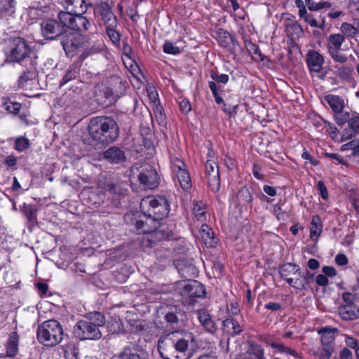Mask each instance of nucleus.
I'll use <instances>...</instances> for the list:
<instances>
[{
  "label": "nucleus",
  "instance_id": "30",
  "mask_svg": "<svg viewBox=\"0 0 359 359\" xmlns=\"http://www.w3.org/2000/svg\"><path fill=\"white\" fill-rule=\"evenodd\" d=\"M35 76L36 68L34 67V65H32L20 76L18 79L19 86L24 88L27 82L34 79Z\"/></svg>",
  "mask_w": 359,
  "mask_h": 359
},
{
  "label": "nucleus",
  "instance_id": "20",
  "mask_svg": "<svg viewBox=\"0 0 359 359\" xmlns=\"http://www.w3.org/2000/svg\"><path fill=\"white\" fill-rule=\"evenodd\" d=\"M196 314L200 323L208 332L213 334L217 331V326L206 310H198Z\"/></svg>",
  "mask_w": 359,
  "mask_h": 359
},
{
  "label": "nucleus",
  "instance_id": "57",
  "mask_svg": "<svg viewBox=\"0 0 359 359\" xmlns=\"http://www.w3.org/2000/svg\"><path fill=\"white\" fill-rule=\"evenodd\" d=\"M273 212L278 220H285L287 217L285 211H283L278 204L273 206Z\"/></svg>",
  "mask_w": 359,
  "mask_h": 359
},
{
  "label": "nucleus",
  "instance_id": "59",
  "mask_svg": "<svg viewBox=\"0 0 359 359\" xmlns=\"http://www.w3.org/2000/svg\"><path fill=\"white\" fill-rule=\"evenodd\" d=\"M163 112V109L162 106L158 105L156 107V108L154 109V114H155L156 120L159 123H163L165 121V116H164V114Z\"/></svg>",
  "mask_w": 359,
  "mask_h": 359
},
{
  "label": "nucleus",
  "instance_id": "51",
  "mask_svg": "<svg viewBox=\"0 0 359 359\" xmlns=\"http://www.w3.org/2000/svg\"><path fill=\"white\" fill-rule=\"evenodd\" d=\"M331 57L337 62L344 64L348 60L347 57L340 52V50H333L328 51Z\"/></svg>",
  "mask_w": 359,
  "mask_h": 359
},
{
  "label": "nucleus",
  "instance_id": "8",
  "mask_svg": "<svg viewBox=\"0 0 359 359\" xmlns=\"http://www.w3.org/2000/svg\"><path fill=\"white\" fill-rule=\"evenodd\" d=\"M74 334L81 340H97L102 333L95 323L88 320H80L74 327Z\"/></svg>",
  "mask_w": 359,
  "mask_h": 359
},
{
  "label": "nucleus",
  "instance_id": "22",
  "mask_svg": "<svg viewBox=\"0 0 359 359\" xmlns=\"http://www.w3.org/2000/svg\"><path fill=\"white\" fill-rule=\"evenodd\" d=\"M200 236L203 243L208 248H213L217 243V239L212 228L207 224H203L200 229Z\"/></svg>",
  "mask_w": 359,
  "mask_h": 359
},
{
  "label": "nucleus",
  "instance_id": "4",
  "mask_svg": "<svg viewBox=\"0 0 359 359\" xmlns=\"http://www.w3.org/2000/svg\"><path fill=\"white\" fill-rule=\"evenodd\" d=\"M36 334L41 344L47 346H54L61 342L64 332L58 321L48 320L38 326Z\"/></svg>",
  "mask_w": 359,
  "mask_h": 359
},
{
  "label": "nucleus",
  "instance_id": "15",
  "mask_svg": "<svg viewBox=\"0 0 359 359\" xmlns=\"http://www.w3.org/2000/svg\"><path fill=\"white\" fill-rule=\"evenodd\" d=\"M111 359H149L147 352L134 345L125 346L121 352L114 355Z\"/></svg>",
  "mask_w": 359,
  "mask_h": 359
},
{
  "label": "nucleus",
  "instance_id": "32",
  "mask_svg": "<svg viewBox=\"0 0 359 359\" xmlns=\"http://www.w3.org/2000/svg\"><path fill=\"white\" fill-rule=\"evenodd\" d=\"M323 229L322 221L318 215H314L310 226V236L312 239L318 238Z\"/></svg>",
  "mask_w": 359,
  "mask_h": 359
},
{
  "label": "nucleus",
  "instance_id": "23",
  "mask_svg": "<svg viewBox=\"0 0 359 359\" xmlns=\"http://www.w3.org/2000/svg\"><path fill=\"white\" fill-rule=\"evenodd\" d=\"M264 358L263 348L256 343H251L248 351L236 359H264Z\"/></svg>",
  "mask_w": 359,
  "mask_h": 359
},
{
  "label": "nucleus",
  "instance_id": "49",
  "mask_svg": "<svg viewBox=\"0 0 359 359\" xmlns=\"http://www.w3.org/2000/svg\"><path fill=\"white\" fill-rule=\"evenodd\" d=\"M163 50L164 53L167 54L178 55L181 53V49L179 47L175 46L170 41H165L164 43Z\"/></svg>",
  "mask_w": 359,
  "mask_h": 359
},
{
  "label": "nucleus",
  "instance_id": "25",
  "mask_svg": "<svg viewBox=\"0 0 359 359\" xmlns=\"http://www.w3.org/2000/svg\"><path fill=\"white\" fill-rule=\"evenodd\" d=\"M324 99L334 113L339 112L344 108V101L338 95L330 94L325 96Z\"/></svg>",
  "mask_w": 359,
  "mask_h": 359
},
{
  "label": "nucleus",
  "instance_id": "24",
  "mask_svg": "<svg viewBox=\"0 0 359 359\" xmlns=\"http://www.w3.org/2000/svg\"><path fill=\"white\" fill-rule=\"evenodd\" d=\"M104 156L112 163H120L125 161L124 152L117 147H111L104 152Z\"/></svg>",
  "mask_w": 359,
  "mask_h": 359
},
{
  "label": "nucleus",
  "instance_id": "40",
  "mask_svg": "<svg viewBox=\"0 0 359 359\" xmlns=\"http://www.w3.org/2000/svg\"><path fill=\"white\" fill-rule=\"evenodd\" d=\"M334 330L330 328H325L321 332L322 345H334Z\"/></svg>",
  "mask_w": 359,
  "mask_h": 359
},
{
  "label": "nucleus",
  "instance_id": "45",
  "mask_svg": "<svg viewBox=\"0 0 359 359\" xmlns=\"http://www.w3.org/2000/svg\"><path fill=\"white\" fill-rule=\"evenodd\" d=\"M245 48L252 55H255L258 56V59L261 61L264 60L265 56L262 55L259 47L251 41H245Z\"/></svg>",
  "mask_w": 359,
  "mask_h": 359
},
{
  "label": "nucleus",
  "instance_id": "19",
  "mask_svg": "<svg viewBox=\"0 0 359 359\" xmlns=\"http://www.w3.org/2000/svg\"><path fill=\"white\" fill-rule=\"evenodd\" d=\"M306 63L311 72H319L324 63V57L315 50H309L306 55Z\"/></svg>",
  "mask_w": 359,
  "mask_h": 359
},
{
  "label": "nucleus",
  "instance_id": "55",
  "mask_svg": "<svg viewBox=\"0 0 359 359\" xmlns=\"http://www.w3.org/2000/svg\"><path fill=\"white\" fill-rule=\"evenodd\" d=\"M227 48H229V50L231 52V53L235 55L238 53H241L243 51V48H242L241 46L235 39L234 37H233V41L231 43V46L228 47Z\"/></svg>",
  "mask_w": 359,
  "mask_h": 359
},
{
  "label": "nucleus",
  "instance_id": "31",
  "mask_svg": "<svg viewBox=\"0 0 359 359\" xmlns=\"http://www.w3.org/2000/svg\"><path fill=\"white\" fill-rule=\"evenodd\" d=\"M19 337L16 332H12L7 342V355L15 356L18 353Z\"/></svg>",
  "mask_w": 359,
  "mask_h": 359
},
{
  "label": "nucleus",
  "instance_id": "46",
  "mask_svg": "<svg viewBox=\"0 0 359 359\" xmlns=\"http://www.w3.org/2000/svg\"><path fill=\"white\" fill-rule=\"evenodd\" d=\"M78 74V71L76 67H70L66 72L65 76H63L62 81H60V86L67 83V82L72 81L76 78Z\"/></svg>",
  "mask_w": 359,
  "mask_h": 359
},
{
  "label": "nucleus",
  "instance_id": "1",
  "mask_svg": "<svg viewBox=\"0 0 359 359\" xmlns=\"http://www.w3.org/2000/svg\"><path fill=\"white\" fill-rule=\"evenodd\" d=\"M140 205L143 217L135 222L136 229L139 233L148 234L149 242H155L162 236L156 230L159 221L168 215V201L164 196H149L142 199Z\"/></svg>",
  "mask_w": 359,
  "mask_h": 359
},
{
  "label": "nucleus",
  "instance_id": "37",
  "mask_svg": "<svg viewBox=\"0 0 359 359\" xmlns=\"http://www.w3.org/2000/svg\"><path fill=\"white\" fill-rule=\"evenodd\" d=\"M334 74L341 79L349 81L351 79L353 69L351 67L345 65H336L334 67Z\"/></svg>",
  "mask_w": 359,
  "mask_h": 359
},
{
  "label": "nucleus",
  "instance_id": "10",
  "mask_svg": "<svg viewBox=\"0 0 359 359\" xmlns=\"http://www.w3.org/2000/svg\"><path fill=\"white\" fill-rule=\"evenodd\" d=\"M94 6V13L104 25L112 24L117 21L116 16L112 11L113 2L111 0H97Z\"/></svg>",
  "mask_w": 359,
  "mask_h": 359
},
{
  "label": "nucleus",
  "instance_id": "21",
  "mask_svg": "<svg viewBox=\"0 0 359 359\" xmlns=\"http://www.w3.org/2000/svg\"><path fill=\"white\" fill-rule=\"evenodd\" d=\"M339 314L344 320H353L359 318V306L353 305H341L338 309Z\"/></svg>",
  "mask_w": 359,
  "mask_h": 359
},
{
  "label": "nucleus",
  "instance_id": "28",
  "mask_svg": "<svg viewBox=\"0 0 359 359\" xmlns=\"http://www.w3.org/2000/svg\"><path fill=\"white\" fill-rule=\"evenodd\" d=\"M327 49L328 51L340 50L341 45L345 41V37L342 34H332L328 36Z\"/></svg>",
  "mask_w": 359,
  "mask_h": 359
},
{
  "label": "nucleus",
  "instance_id": "16",
  "mask_svg": "<svg viewBox=\"0 0 359 359\" xmlns=\"http://www.w3.org/2000/svg\"><path fill=\"white\" fill-rule=\"evenodd\" d=\"M184 316L185 313L180 307L172 306L166 311L164 318L170 326L177 328L183 324Z\"/></svg>",
  "mask_w": 359,
  "mask_h": 359
},
{
  "label": "nucleus",
  "instance_id": "64",
  "mask_svg": "<svg viewBox=\"0 0 359 359\" xmlns=\"http://www.w3.org/2000/svg\"><path fill=\"white\" fill-rule=\"evenodd\" d=\"M339 359H353L352 352L347 348H344L339 353Z\"/></svg>",
  "mask_w": 359,
  "mask_h": 359
},
{
  "label": "nucleus",
  "instance_id": "48",
  "mask_svg": "<svg viewBox=\"0 0 359 359\" xmlns=\"http://www.w3.org/2000/svg\"><path fill=\"white\" fill-rule=\"evenodd\" d=\"M351 118L348 112H344V109L339 112H334V120L339 126H343L345 123H348Z\"/></svg>",
  "mask_w": 359,
  "mask_h": 359
},
{
  "label": "nucleus",
  "instance_id": "47",
  "mask_svg": "<svg viewBox=\"0 0 359 359\" xmlns=\"http://www.w3.org/2000/svg\"><path fill=\"white\" fill-rule=\"evenodd\" d=\"M22 211L29 222H34L36 219V210L32 205L24 204Z\"/></svg>",
  "mask_w": 359,
  "mask_h": 359
},
{
  "label": "nucleus",
  "instance_id": "17",
  "mask_svg": "<svg viewBox=\"0 0 359 359\" xmlns=\"http://www.w3.org/2000/svg\"><path fill=\"white\" fill-rule=\"evenodd\" d=\"M60 4L66 11L80 14H84L93 6V2L86 3L85 0H61Z\"/></svg>",
  "mask_w": 359,
  "mask_h": 359
},
{
  "label": "nucleus",
  "instance_id": "18",
  "mask_svg": "<svg viewBox=\"0 0 359 359\" xmlns=\"http://www.w3.org/2000/svg\"><path fill=\"white\" fill-rule=\"evenodd\" d=\"M243 322L242 316L229 317L223 320L222 326L231 335H238L243 330L244 325Z\"/></svg>",
  "mask_w": 359,
  "mask_h": 359
},
{
  "label": "nucleus",
  "instance_id": "7",
  "mask_svg": "<svg viewBox=\"0 0 359 359\" xmlns=\"http://www.w3.org/2000/svg\"><path fill=\"white\" fill-rule=\"evenodd\" d=\"M63 49L69 57H73L85 48L88 39L84 35L76 32L65 34L61 39Z\"/></svg>",
  "mask_w": 359,
  "mask_h": 359
},
{
  "label": "nucleus",
  "instance_id": "36",
  "mask_svg": "<svg viewBox=\"0 0 359 359\" xmlns=\"http://www.w3.org/2000/svg\"><path fill=\"white\" fill-rule=\"evenodd\" d=\"M238 203L240 205H248L252 201V196L249 189L243 187L237 194Z\"/></svg>",
  "mask_w": 359,
  "mask_h": 359
},
{
  "label": "nucleus",
  "instance_id": "43",
  "mask_svg": "<svg viewBox=\"0 0 359 359\" xmlns=\"http://www.w3.org/2000/svg\"><path fill=\"white\" fill-rule=\"evenodd\" d=\"M30 147L29 140L25 137H19L15 140L14 148L16 151L22 152L29 149Z\"/></svg>",
  "mask_w": 359,
  "mask_h": 359
},
{
  "label": "nucleus",
  "instance_id": "63",
  "mask_svg": "<svg viewBox=\"0 0 359 359\" xmlns=\"http://www.w3.org/2000/svg\"><path fill=\"white\" fill-rule=\"evenodd\" d=\"M316 282L319 286L325 287L328 285L327 277L323 274H319L316 278Z\"/></svg>",
  "mask_w": 359,
  "mask_h": 359
},
{
  "label": "nucleus",
  "instance_id": "38",
  "mask_svg": "<svg viewBox=\"0 0 359 359\" xmlns=\"http://www.w3.org/2000/svg\"><path fill=\"white\" fill-rule=\"evenodd\" d=\"M306 5L310 11H318L332 7V4L327 1L316 2L313 0H306Z\"/></svg>",
  "mask_w": 359,
  "mask_h": 359
},
{
  "label": "nucleus",
  "instance_id": "52",
  "mask_svg": "<svg viewBox=\"0 0 359 359\" xmlns=\"http://www.w3.org/2000/svg\"><path fill=\"white\" fill-rule=\"evenodd\" d=\"M22 107V105L19 102H6L4 103V108L6 111H9L10 113L17 114L19 113L20 109Z\"/></svg>",
  "mask_w": 359,
  "mask_h": 359
},
{
  "label": "nucleus",
  "instance_id": "41",
  "mask_svg": "<svg viewBox=\"0 0 359 359\" xmlns=\"http://www.w3.org/2000/svg\"><path fill=\"white\" fill-rule=\"evenodd\" d=\"M341 30L344 34L348 37L354 38L359 34V27H355L354 25L344 22L341 24Z\"/></svg>",
  "mask_w": 359,
  "mask_h": 359
},
{
  "label": "nucleus",
  "instance_id": "62",
  "mask_svg": "<svg viewBox=\"0 0 359 359\" xmlns=\"http://www.w3.org/2000/svg\"><path fill=\"white\" fill-rule=\"evenodd\" d=\"M342 299L345 303L344 305H353V301L355 299V297L351 292H344L342 294Z\"/></svg>",
  "mask_w": 359,
  "mask_h": 359
},
{
  "label": "nucleus",
  "instance_id": "60",
  "mask_svg": "<svg viewBox=\"0 0 359 359\" xmlns=\"http://www.w3.org/2000/svg\"><path fill=\"white\" fill-rule=\"evenodd\" d=\"M180 109L181 111L184 114L189 113L191 110V107L190 102L188 100L184 99L182 100L180 104Z\"/></svg>",
  "mask_w": 359,
  "mask_h": 359
},
{
  "label": "nucleus",
  "instance_id": "33",
  "mask_svg": "<svg viewBox=\"0 0 359 359\" xmlns=\"http://www.w3.org/2000/svg\"><path fill=\"white\" fill-rule=\"evenodd\" d=\"M269 345L271 348H274L280 353H287L294 356V358L299 357V353L297 351L292 349L291 347L285 345L283 342L273 341L269 343Z\"/></svg>",
  "mask_w": 359,
  "mask_h": 359
},
{
  "label": "nucleus",
  "instance_id": "27",
  "mask_svg": "<svg viewBox=\"0 0 359 359\" xmlns=\"http://www.w3.org/2000/svg\"><path fill=\"white\" fill-rule=\"evenodd\" d=\"M75 19L72 29L79 32L87 31L91 26L90 21L84 17L83 14L75 13Z\"/></svg>",
  "mask_w": 359,
  "mask_h": 359
},
{
  "label": "nucleus",
  "instance_id": "50",
  "mask_svg": "<svg viewBox=\"0 0 359 359\" xmlns=\"http://www.w3.org/2000/svg\"><path fill=\"white\" fill-rule=\"evenodd\" d=\"M90 320L96 324L97 327L99 328L100 326H103L105 323V317L100 312H95L93 313L90 314Z\"/></svg>",
  "mask_w": 359,
  "mask_h": 359
},
{
  "label": "nucleus",
  "instance_id": "56",
  "mask_svg": "<svg viewBox=\"0 0 359 359\" xmlns=\"http://www.w3.org/2000/svg\"><path fill=\"white\" fill-rule=\"evenodd\" d=\"M210 77L215 81L222 83H226L229 81V76L225 74H217L215 72H211Z\"/></svg>",
  "mask_w": 359,
  "mask_h": 359
},
{
  "label": "nucleus",
  "instance_id": "44",
  "mask_svg": "<svg viewBox=\"0 0 359 359\" xmlns=\"http://www.w3.org/2000/svg\"><path fill=\"white\" fill-rule=\"evenodd\" d=\"M15 11L14 0H0V13H13Z\"/></svg>",
  "mask_w": 359,
  "mask_h": 359
},
{
  "label": "nucleus",
  "instance_id": "34",
  "mask_svg": "<svg viewBox=\"0 0 359 359\" xmlns=\"http://www.w3.org/2000/svg\"><path fill=\"white\" fill-rule=\"evenodd\" d=\"M193 208V213L197 219L201 221L205 220V215L207 212V205L203 201H194Z\"/></svg>",
  "mask_w": 359,
  "mask_h": 359
},
{
  "label": "nucleus",
  "instance_id": "26",
  "mask_svg": "<svg viewBox=\"0 0 359 359\" xmlns=\"http://www.w3.org/2000/svg\"><path fill=\"white\" fill-rule=\"evenodd\" d=\"M76 14L74 12L70 11H60L58 13L57 18L60 23L62 26H64V32L66 34V29L72 28V25H74V19Z\"/></svg>",
  "mask_w": 359,
  "mask_h": 359
},
{
  "label": "nucleus",
  "instance_id": "13",
  "mask_svg": "<svg viewBox=\"0 0 359 359\" xmlns=\"http://www.w3.org/2000/svg\"><path fill=\"white\" fill-rule=\"evenodd\" d=\"M205 290L204 286L196 280H191L186 284L182 290V295L184 299H188L189 303L194 302L195 298L205 297Z\"/></svg>",
  "mask_w": 359,
  "mask_h": 359
},
{
  "label": "nucleus",
  "instance_id": "3",
  "mask_svg": "<svg viewBox=\"0 0 359 359\" xmlns=\"http://www.w3.org/2000/svg\"><path fill=\"white\" fill-rule=\"evenodd\" d=\"M89 134L97 144H108L114 142L119 136L117 123L109 116H97L88 124Z\"/></svg>",
  "mask_w": 359,
  "mask_h": 359
},
{
  "label": "nucleus",
  "instance_id": "53",
  "mask_svg": "<svg viewBox=\"0 0 359 359\" xmlns=\"http://www.w3.org/2000/svg\"><path fill=\"white\" fill-rule=\"evenodd\" d=\"M322 349L320 353V358L329 359L334 351L332 345H322Z\"/></svg>",
  "mask_w": 359,
  "mask_h": 359
},
{
  "label": "nucleus",
  "instance_id": "6",
  "mask_svg": "<svg viewBox=\"0 0 359 359\" xmlns=\"http://www.w3.org/2000/svg\"><path fill=\"white\" fill-rule=\"evenodd\" d=\"M279 273L291 287L300 291L305 290L306 279L299 265L285 263L279 267Z\"/></svg>",
  "mask_w": 359,
  "mask_h": 359
},
{
  "label": "nucleus",
  "instance_id": "11",
  "mask_svg": "<svg viewBox=\"0 0 359 359\" xmlns=\"http://www.w3.org/2000/svg\"><path fill=\"white\" fill-rule=\"evenodd\" d=\"M172 170L177 177L181 187L187 191L191 187V180L185 163L179 158H175L172 164Z\"/></svg>",
  "mask_w": 359,
  "mask_h": 359
},
{
  "label": "nucleus",
  "instance_id": "5",
  "mask_svg": "<svg viewBox=\"0 0 359 359\" xmlns=\"http://www.w3.org/2000/svg\"><path fill=\"white\" fill-rule=\"evenodd\" d=\"M32 53L30 44L22 37H11L8 39L6 51V60L9 62H18L30 61Z\"/></svg>",
  "mask_w": 359,
  "mask_h": 359
},
{
  "label": "nucleus",
  "instance_id": "29",
  "mask_svg": "<svg viewBox=\"0 0 359 359\" xmlns=\"http://www.w3.org/2000/svg\"><path fill=\"white\" fill-rule=\"evenodd\" d=\"M217 41L221 46L228 48L231 46L233 41V36L224 29H219L217 31Z\"/></svg>",
  "mask_w": 359,
  "mask_h": 359
},
{
  "label": "nucleus",
  "instance_id": "61",
  "mask_svg": "<svg viewBox=\"0 0 359 359\" xmlns=\"http://www.w3.org/2000/svg\"><path fill=\"white\" fill-rule=\"evenodd\" d=\"M322 271L327 277L333 278L337 276V271L333 266H325Z\"/></svg>",
  "mask_w": 359,
  "mask_h": 359
},
{
  "label": "nucleus",
  "instance_id": "54",
  "mask_svg": "<svg viewBox=\"0 0 359 359\" xmlns=\"http://www.w3.org/2000/svg\"><path fill=\"white\" fill-rule=\"evenodd\" d=\"M81 54L79 56V60L81 62H83L86 60L89 55L95 53V50L93 46H90L89 43L86 44L85 48L82 50Z\"/></svg>",
  "mask_w": 359,
  "mask_h": 359
},
{
  "label": "nucleus",
  "instance_id": "39",
  "mask_svg": "<svg viewBox=\"0 0 359 359\" xmlns=\"http://www.w3.org/2000/svg\"><path fill=\"white\" fill-rule=\"evenodd\" d=\"M104 190L111 195H122L124 194L125 192L122 184H115L112 182L105 184Z\"/></svg>",
  "mask_w": 359,
  "mask_h": 359
},
{
  "label": "nucleus",
  "instance_id": "35",
  "mask_svg": "<svg viewBox=\"0 0 359 359\" xmlns=\"http://www.w3.org/2000/svg\"><path fill=\"white\" fill-rule=\"evenodd\" d=\"M350 133L348 139H351L359 134V114L353 113L348 119V123Z\"/></svg>",
  "mask_w": 359,
  "mask_h": 359
},
{
  "label": "nucleus",
  "instance_id": "58",
  "mask_svg": "<svg viewBox=\"0 0 359 359\" xmlns=\"http://www.w3.org/2000/svg\"><path fill=\"white\" fill-rule=\"evenodd\" d=\"M317 187L321 197L325 200L327 199L329 195L324 182L323 181H318Z\"/></svg>",
  "mask_w": 359,
  "mask_h": 359
},
{
  "label": "nucleus",
  "instance_id": "9",
  "mask_svg": "<svg viewBox=\"0 0 359 359\" xmlns=\"http://www.w3.org/2000/svg\"><path fill=\"white\" fill-rule=\"evenodd\" d=\"M134 169L138 170L137 178L146 188L154 189L159 184V177L154 168L149 164H142Z\"/></svg>",
  "mask_w": 359,
  "mask_h": 359
},
{
  "label": "nucleus",
  "instance_id": "2",
  "mask_svg": "<svg viewBox=\"0 0 359 359\" xmlns=\"http://www.w3.org/2000/svg\"><path fill=\"white\" fill-rule=\"evenodd\" d=\"M198 347L196 336L189 332H172L161 337L158 341V351L163 359H190Z\"/></svg>",
  "mask_w": 359,
  "mask_h": 359
},
{
  "label": "nucleus",
  "instance_id": "14",
  "mask_svg": "<svg viewBox=\"0 0 359 359\" xmlns=\"http://www.w3.org/2000/svg\"><path fill=\"white\" fill-rule=\"evenodd\" d=\"M206 178L213 192H217L220 187L219 166L212 161L208 160L205 165Z\"/></svg>",
  "mask_w": 359,
  "mask_h": 359
},
{
  "label": "nucleus",
  "instance_id": "42",
  "mask_svg": "<svg viewBox=\"0 0 359 359\" xmlns=\"http://www.w3.org/2000/svg\"><path fill=\"white\" fill-rule=\"evenodd\" d=\"M106 27V32L114 43H118L120 41V34L116 31L117 21L111 24L104 25Z\"/></svg>",
  "mask_w": 359,
  "mask_h": 359
},
{
  "label": "nucleus",
  "instance_id": "12",
  "mask_svg": "<svg viewBox=\"0 0 359 359\" xmlns=\"http://www.w3.org/2000/svg\"><path fill=\"white\" fill-rule=\"evenodd\" d=\"M41 34L46 39L53 40L64 34V26L55 20H46L41 24Z\"/></svg>",
  "mask_w": 359,
  "mask_h": 359
}]
</instances>
